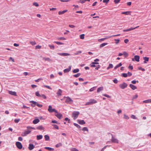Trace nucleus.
Here are the masks:
<instances>
[{"mask_svg": "<svg viewBox=\"0 0 151 151\" xmlns=\"http://www.w3.org/2000/svg\"><path fill=\"white\" fill-rule=\"evenodd\" d=\"M64 98H65V102L68 104H71L73 102V100L69 96H65Z\"/></svg>", "mask_w": 151, "mask_h": 151, "instance_id": "nucleus-1", "label": "nucleus"}, {"mask_svg": "<svg viewBox=\"0 0 151 151\" xmlns=\"http://www.w3.org/2000/svg\"><path fill=\"white\" fill-rule=\"evenodd\" d=\"M97 102L96 100L91 99L89 100V101L86 102L85 105H89L96 103Z\"/></svg>", "mask_w": 151, "mask_h": 151, "instance_id": "nucleus-2", "label": "nucleus"}, {"mask_svg": "<svg viewBox=\"0 0 151 151\" xmlns=\"http://www.w3.org/2000/svg\"><path fill=\"white\" fill-rule=\"evenodd\" d=\"M79 114L78 111H74L73 112L72 116L74 120L76 119L78 117Z\"/></svg>", "mask_w": 151, "mask_h": 151, "instance_id": "nucleus-3", "label": "nucleus"}, {"mask_svg": "<svg viewBox=\"0 0 151 151\" xmlns=\"http://www.w3.org/2000/svg\"><path fill=\"white\" fill-rule=\"evenodd\" d=\"M48 111L52 113V112H55V113L58 112V111L55 109H52V106L51 105H49L48 106Z\"/></svg>", "mask_w": 151, "mask_h": 151, "instance_id": "nucleus-4", "label": "nucleus"}, {"mask_svg": "<svg viewBox=\"0 0 151 151\" xmlns=\"http://www.w3.org/2000/svg\"><path fill=\"white\" fill-rule=\"evenodd\" d=\"M127 86V84L125 83L124 82L119 85V87L122 89H124L126 88Z\"/></svg>", "mask_w": 151, "mask_h": 151, "instance_id": "nucleus-5", "label": "nucleus"}, {"mask_svg": "<svg viewBox=\"0 0 151 151\" xmlns=\"http://www.w3.org/2000/svg\"><path fill=\"white\" fill-rule=\"evenodd\" d=\"M140 57L139 55H136L134 56V58L132 59V60L133 61H136L137 62L139 61Z\"/></svg>", "mask_w": 151, "mask_h": 151, "instance_id": "nucleus-6", "label": "nucleus"}, {"mask_svg": "<svg viewBox=\"0 0 151 151\" xmlns=\"http://www.w3.org/2000/svg\"><path fill=\"white\" fill-rule=\"evenodd\" d=\"M31 132V131L27 130V131H25L23 132H22V135L23 136H26L27 135L29 134Z\"/></svg>", "mask_w": 151, "mask_h": 151, "instance_id": "nucleus-7", "label": "nucleus"}, {"mask_svg": "<svg viewBox=\"0 0 151 151\" xmlns=\"http://www.w3.org/2000/svg\"><path fill=\"white\" fill-rule=\"evenodd\" d=\"M16 145L19 149H21L22 147V145L20 142H16Z\"/></svg>", "mask_w": 151, "mask_h": 151, "instance_id": "nucleus-8", "label": "nucleus"}, {"mask_svg": "<svg viewBox=\"0 0 151 151\" xmlns=\"http://www.w3.org/2000/svg\"><path fill=\"white\" fill-rule=\"evenodd\" d=\"M57 54L59 55L63 56H67L70 55V54L67 53H58Z\"/></svg>", "mask_w": 151, "mask_h": 151, "instance_id": "nucleus-9", "label": "nucleus"}, {"mask_svg": "<svg viewBox=\"0 0 151 151\" xmlns=\"http://www.w3.org/2000/svg\"><path fill=\"white\" fill-rule=\"evenodd\" d=\"M30 103H31L32 104H31V105L33 107H34L36 105H37V102H36L35 101H30Z\"/></svg>", "mask_w": 151, "mask_h": 151, "instance_id": "nucleus-10", "label": "nucleus"}, {"mask_svg": "<svg viewBox=\"0 0 151 151\" xmlns=\"http://www.w3.org/2000/svg\"><path fill=\"white\" fill-rule=\"evenodd\" d=\"M37 130H39L41 131L45 129V128L42 125H39L36 127Z\"/></svg>", "mask_w": 151, "mask_h": 151, "instance_id": "nucleus-11", "label": "nucleus"}, {"mask_svg": "<svg viewBox=\"0 0 151 151\" xmlns=\"http://www.w3.org/2000/svg\"><path fill=\"white\" fill-rule=\"evenodd\" d=\"M77 122L79 124L81 125H83L86 123L84 121V120H81L79 119H78L77 120Z\"/></svg>", "mask_w": 151, "mask_h": 151, "instance_id": "nucleus-12", "label": "nucleus"}, {"mask_svg": "<svg viewBox=\"0 0 151 151\" xmlns=\"http://www.w3.org/2000/svg\"><path fill=\"white\" fill-rule=\"evenodd\" d=\"M56 113V114H55V116L59 119H60L62 116V114L60 113H59L58 111L57 113Z\"/></svg>", "mask_w": 151, "mask_h": 151, "instance_id": "nucleus-13", "label": "nucleus"}, {"mask_svg": "<svg viewBox=\"0 0 151 151\" xmlns=\"http://www.w3.org/2000/svg\"><path fill=\"white\" fill-rule=\"evenodd\" d=\"M112 136L111 142H118V140L112 134H111Z\"/></svg>", "mask_w": 151, "mask_h": 151, "instance_id": "nucleus-14", "label": "nucleus"}, {"mask_svg": "<svg viewBox=\"0 0 151 151\" xmlns=\"http://www.w3.org/2000/svg\"><path fill=\"white\" fill-rule=\"evenodd\" d=\"M143 59L144 60V63H147V62L149 61V58L146 57H144Z\"/></svg>", "mask_w": 151, "mask_h": 151, "instance_id": "nucleus-15", "label": "nucleus"}, {"mask_svg": "<svg viewBox=\"0 0 151 151\" xmlns=\"http://www.w3.org/2000/svg\"><path fill=\"white\" fill-rule=\"evenodd\" d=\"M129 86L133 90H134L137 89V87L132 84H130Z\"/></svg>", "mask_w": 151, "mask_h": 151, "instance_id": "nucleus-16", "label": "nucleus"}, {"mask_svg": "<svg viewBox=\"0 0 151 151\" xmlns=\"http://www.w3.org/2000/svg\"><path fill=\"white\" fill-rule=\"evenodd\" d=\"M9 93L12 95L17 96V93L15 91H9Z\"/></svg>", "mask_w": 151, "mask_h": 151, "instance_id": "nucleus-17", "label": "nucleus"}, {"mask_svg": "<svg viewBox=\"0 0 151 151\" xmlns=\"http://www.w3.org/2000/svg\"><path fill=\"white\" fill-rule=\"evenodd\" d=\"M68 10L67 9L64 10L63 11H60L58 12V14L59 15H62L63 14L66 12H67Z\"/></svg>", "mask_w": 151, "mask_h": 151, "instance_id": "nucleus-18", "label": "nucleus"}, {"mask_svg": "<svg viewBox=\"0 0 151 151\" xmlns=\"http://www.w3.org/2000/svg\"><path fill=\"white\" fill-rule=\"evenodd\" d=\"M40 120L38 119H34L33 121L32 122L33 124H37V123H39L40 122Z\"/></svg>", "mask_w": 151, "mask_h": 151, "instance_id": "nucleus-19", "label": "nucleus"}, {"mask_svg": "<svg viewBox=\"0 0 151 151\" xmlns=\"http://www.w3.org/2000/svg\"><path fill=\"white\" fill-rule=\"evenodd\" d=\"M71 66H70L68 68L65 69L64 70V72L65 73L69 72L71 70Z\"/></svg>", "mask_w": 151, "mask_h": 151, "instance_id": "nucleus-20", "label": "nucleus"}, {"mask_svg": "<svg viewBox=\"0 0 151 151\" xmlns=\"http://www.w3.org/2000/svg\"><path fill=\"white\" fill-rule=\"evenodd\" d=\"M34 147V146L33 144H29L28 147L29 149L30 150H32Z\"/></svg>", "mask_w": 151, "mask_h": 151, "instance_id": "nucleus-21", "label": "nucleus"}, {"mask_svg": "<svg viewBox=\"0 0 151 151\" xmlns=\"http://www.w3.org/2000/svg\"><path fill=\"white\" fill-rule=\"evenodd\" d=\"M45 140L46 141H48L50 140L49 136L48 135H45L44 136Z\"/></svg>", "mask_w": 151, "mask_h": 151, "instance_id": "nucleus-22", "label": "nucleus"}, {"mask_svg": "<svg viewBox=\"0 0 151 151\" xmlns=\"http://www.w3.org/2000/svg\"><path fill=\"white\" fill-rule=\"evenodd\" d=\"M131 12L127 11L126 12H123L122 13V14H124L126 15H131L130 14Z\"/></svg>", "mask_w": 151, "mask_h": 151, "instance_id": "nucleus-23", "label": "nucleus"}, {"mask_svg": "<svg viewBox=\"0 0 151 151\" xmlns=\"http://www.w3.org/2000/svg\"><path fill=\"white\" fill-rule=\"evenodd\" d=\"M62 91L60 89H59L57 94L58 96H60L62 95Z\"/></svg>", "mask_w": 151, "mask_h": 151, "instance_id": "nucleus-24", "label": "nucleus"}, {"mask_svg": "<svg viewBox=\"0 0 151 151\" xmlns=\"http://www.w3.org/2000/svg\"><path fill=\"white\" fill-rule=\"evenodd\" d=\"M122 65V64L121 63H119L118 64L116 65L114 68V69H116L117 68H118L119 67H120Z\"/></svg>", "mask_w": 151, "mask_h": 151, "instance_id": "nucleus-25", "label": "nucleus"}, {"mask_svg": "<svg viewBox=\"0 0 151 151\" xmlns=\"http://www.w3.org/2000/svg\"><path fill=\"white\" fill-rule=\"evenodd\" d=\"M42 137L43 136L42 135H37V139L38 140L41 139Z\"/></svg>", "mask_w": 151, "mask_h": 151, "instance_id": "nucleus-26", "label": "nucleus"}, {"mask_svg": "<svg viewBox=\"0 0 151 151\" xmlns=\"http://www.w3.org/2000/svg\"><path fill=\"white\" fill-rule=\"evenodd\" d=\"M113 67V65L112 64H109V66L107 68V70H108L110 68H112Z\"/></svg>", "mask_w": 151, "mask_h": 151, "instance_id": "nucleus-27", "label": "nucleus"}, {"mask_svg": "<svg viewBox=\"0 0 151 151\" xmlns=\"http://www.w3.org/2000/svg\"><path fill=\"white\" fill-rule=\"evenodd\" d=\"M43 59L45 61H51V60L49 58L44 57L43 58Z\"/></svg>", "mask_w": 151, "mask_h": 151, "instance_id": "nucleus-28", "label": "nucleus"}, {"mask_svg": "<svg viewBox=\"0 0 151 151\" xmlns=\"http://www.w3.org/2000/svg\"><path fill=\"white\" fill-rule=\"evenodd\" d=\"M151 99H147V100H144L143 101V102L144 103H151Z\"/></svg>", "mask_w": 151, "mask_h": 151, "instance_id": "nucleus-29", "label": "nucleus"}, {"mask_svg": "<svg viewBox=\"0 0 151 151\" xmlns=\"http://www.w3.org/2000/svg\"><path fill=\"white\" fill-rule=\"evenodd\" d=\"M107 44H108V43H102L100 45V48L102 47H104V46H105L106 45H107Z\"/></svg>", "mask_w": 151, "mask_h": 151, "instance_id": "nucleus-30", "label": "nucleus"}, {"mask_svg": "<svg viewBox=\"0 0 151 151\" xmlns=\"http://www.w3.org/2000/svg\"><path fill=\"white\" fill-rule=\"evenodd\" d=\"M45 149L49 151H52L54 150L53 148L49 147H45Z\"/></svg>", "mask_w": 151, "mask_h": 151, "instance_id": "nucleus-31", "label": "nucleus"}, {"mask_svg": "<svg viewBox=\"0 0 151 151\" xmlns=\"http://www.w3.org/2000/svg\"><path fill=\"white\" fill-rule=\"evenodd\" d=\"M103 87H101L98 88L97 90V92H99L101 91H102L103 90Z\"/></svg>", "mask_w": 151, "mask_h": 151, "instance_id": "nucleus-32", "label": "nucleus"}, {"mask_svg": "<svg viewBox=\"0 0 151 151\" xmlns=\"http://www.w3.org/2000/svg\"><path fill=\"white\" fill-rule=\"evenodd\" d=\"M123 55L125 56V58L127 57L128 55V53L126 51L123 52Z\"/></svg>", "mask_w": 151, "mask_h": 151, "instance_id": "nucleus-33", "label": "nucleus"}, {"mask_svg": "<svg viewBox=\"0 0 151 151\" xmlns=\"http://www.w3.org/2000/svg\"><path fill=\"white\" fill-rule=\"evenodd\" d=\"M73 124L76 127L80 129L81 128V126L76 123H74Z\"/></svg>", "mask_w": 151, "mask_h": 151, "instance_id": "nucleus-34", "label": "nucleus"}, {"mask_svg": "<svg viewBox=\"0 0 151 151\" xmlns=\"http://www.w3.org/2000/svg\"><path fill=\"white\" fill-rule=\"evenodd\" d=\"M52 126H53L54 128L57 129H59V127H58V126L56 125V124H52Z\"/></svg>", "mask_w": 151, "mask_h": 151, "instance_id": "nucleus-35", "label": "nucleus"}, {"mask_svg": "<svg viewBox=\"0 0 151 151\" xmlns=\"http://www.w3.org/2000/svg\"><path fill=\"white\" fill-rule=\"evenodd\" d=\"M81 74L80 73H79L77 74L74 75L73 76L76 78H77L79 77L81 75Z\"/></svg>", "mask_w": 151, "mask_h": 151, "instance_id": "nucleus-36", "label": "nucleus"}, {"mask_svg": "<svg viewBox=\"0 0 151 151\" xmlns=\"http://www.w3.org/2000/svg\"><path fill=\"white\" fill-rule=\"evenodd\" d=\"M79 71V69L77 68L74 70L73 72V73H76L78 72Z\"/></svg>", "mask_w": 151, "mask_h": 151, "instance_id": "nucleus-37", "label": "nucleus"}, {"mask_svg": "<svg viewBox=\"0 0 151 151\" xmlns=\"http://www.w3.org/2000/svg\"><path fill=\"white\" fill-rule=\"evenodd\" d=\"M48 46L50 47V49L52 50H54L55 49V46L54 45H49Z\"/></svg>", "mask_w": 151, "mask_h": 151, "instance_id": "nucleus-38", "label": "nucleus"}, {"mask_svg": "<svg viewBox=\"0 0 151 151\" xmlns=\"http://www.w3.org/2000/svg\"><path fill=\"white\" fill-rule=\"evenodd\" d=\"M54 42L59 45H61L64 44V43H63L61 42H59L55 41Z\"/></svg>", "mask_w": 151, "mask_h": 151, "instance_id": "nucleus-39", "label": "nucleus"}, {"mask_svg": "<svg viewBox=\"0 0 151 151\" xmlns=\"http://www.w3.org/2000/svg\"><path fill=\"white\" fill-rule=\"evenodd\" d=\"M85 35L84 34H82L80 35V38L82 39H83L84 38Z\"/></svg>", "mask_w": 151, "mask_h": 151, "instance_id": "nucleus-40", "label": "nucleus"}, {"mask_svg": "<svg viewBox=\"0 0 151 151\" xmlns=\"http://www.w3.org/2000/svg\"><path fill=\"white\" fill-rule=\"evenodd\" d=\"M124 119H129V117L127 115H126L125 114H124Z\"/></svg>", "mask_w": 151, "mask_h": 151, "instance_id": "nucleus-41", "label": "nucleus"}, {"mask_svg": "<svg viewBox=\"0 0 151 151\" xmlns=\"http://www.w3.org/2000/svg\"><path fill=\"white\" fill-rule=\"evenodd\" d=\"M122 77H126L127 76H128L127 75V74L126 73H123L122 74Z\"/></svg>", "mask_w": 151, "mask_h": 151, "instance_id": "nucleus-42", "label": "nucleus"}, {"mask_svg": "<svg viewBox=\"0 0 151 151\" xmlns=\"http://www.w3.org/2000/svg\"><path fill=\"white\" fill-rule=\"evenodd\" d=\"M70 150L71 151H79L78 149L75 148H71Z\"/></svg>", "mask_w": 151, "mask_h": 151, "instance_id": "nucleus-43", "label": "nucleus"}, {"mask_svg": "<svg viewBox=\"0 0 151 151\" xmlns=\"http://www.w3.org/2000/svg\"><path fill=\"white\" fill-rule=\"evenodd\" d=\"M35 94L37 96L40 97L41 95L40 94L39 92L38 91H37L35 92Z\"/></svg>", "mask_w": 151, "mask_h": 151, "instance_id": "nucleus-44", "label": "nucleus"}, {"mask_svg": "<svg viewBox=\"0 0 151 151\" xmlns=\"http://www.w3.org/2000/svg\"><path fill=\"white\" fill-rule=\"evenodd\" d=\"M114 40L116 41L115 42V43L116 44H118L119 43V42L120 41V40L119 39H115Z\"/></svg>", "mask_w": 151, "mask_h": 151, "instance_id": "nucleus-45", "label": "nucleus"}, {"mask_svg": "<svg viewBox=\"0 0 151 151\" xmlns=\"http://www.w3.org/2000/svg\"><path fill=\"white\" fill-rule=\"evenodd\" d=\"M57 39H58V40H66V38H65L64 37H58Z\"/></svg>", "mask_w": 151, "mask_h": 151, "instance_id": "nucleus-46", "label": "nucleus"}, {"mask_svg": "<svg viewBox=\"0 0 151 151\" xmlns=\"http://www.w3.org/2000/svg\"><path fill=\"white\" fill-rule=\"evenodd\" d=\"M131 117L134 119H137V117L134 115H132Z\"/></svg>", "mask_w": 151, "mask_h": 151, "instance_id": "nucleus-47", "label": "nucleus"}, {"mask_svg": "<svg viewBox=\"0 0 151 151\" xmlns=\"http://www.w3.org/2000/svg\"><path fill=\"white\" fill-rule=\"evenodd\" d=\"M102 95L104 96H105L108 98H111V96L106 94H103Z\"/></svg>", "mask_w": 151, "mask_h": 151, "instance_id": "nucleus-48", "label": "nucleus"}, {"mask_svg": "<svg viewBox=\"0 0 151 151\" xmlns=\"http://www.w3.org/2000/svg\"><path fill=\"white\" fill-rule=\"evenodd\" d=\"M20 119H15L14 120V121L16 123H18L20 121Z\"/></svg>", "mask_w": 151, "mask_h": 151, "instance_id": "nucleus-49", "label": "nucleus"}, {"mask_svg": "<svg viewBox=\"0 0 151 151\" xmlns=\"http://www.w3.org/2000/svg\"><path fill=\"white\" fill-rule=\"evenodd\" d=\"M30 43L32 45H34L36 44L35 42V41H31L30 42Z\"/></svg>", "mask_w": 151, "mask_h": 151, "instance_id": "nucleus-50", "label": "nucleus"}, {"mask_svg": "<svg viewBox=\"0 0 151 151\" xmlns=\"http://www.w3.org/2000/svg\"><path fill=\"white\" fill-rule=\"evenodd\" d=\"M62 145V144L61 143H60L57 144L55 146L56 147H59L61 146Z\"/></svg>", "mask_w": 151, "mask_h": 151, "instance_id": "nucleus-51", "label": "nucleus"}, {"mask_svg": "<svg viewBox=\"0 0 151 151\" xmlns=\"http://www.w3.org/2000/svg\"><path fill=\"white\" fill-rule=\"evenodd\" d=\"M139 27V26H137L135 27H134V28H133V27H131L130 28H129V30H130V31H131V30H134V29H135L136 28H137L138 27Z\"/></svg>", "mask_w": 151, "mask_h": 151, "instance_id": "nucleus-52", "label": "nucleus"}, {"mask_svg": "<svg viewBox=\"0 0 151 151\" xmlns=\"http://www.w3.org/2000/svg\"><path fill=\"white\" fill-rule=\"evenodd\" d=\"M41 46L39 45H37L36 46L35 49H40L41 48Z\"/></svg>", "mask_w": 151, "mask_h": 151, "instance_id": "nucleus-53", "label": "nucleus"}, {"mask_svg": "<svg viewBox=\"0 0 151 151\" xmlns=\"http://www.w3.org/2000/svg\"><path fill=\"white\" fill-rule=\"evenodd\" d=\"M100 65H98L96 66V67L95 69L96 70H98L100 68Z\"/></svg>", "mask_w": 151, "mask_h": 151, "instance_id": "nucleus-54", "label": "nucleus"}, {"mask_svg": "<svg viewBox=\"0 0 151 151\" xmlns=\"http://www.w3.org/2000/svg\"><path fill=\"white\" fill-rule=\"evenodd\" d=\"M36 106H37L39 108H41L42 106V104H39L38 102L37 103V104Z\"/></svg>", "mask_w": 151, "mask_h": 151, "instance_id": "nucleus-55", "label": "nucleus"}, {"mask_svg": "<svg viewBox=\"0 0 151 151\" xmlns=\"http://www.w3.org/2000/svg\"><path fill=\"white\" fill-rule=\"evenodd\" d=\"M33 5L34 6H39V4L37 2H34L33 3Z\"/></svg>", "mask_w": 151, "mask_h": 151, "instance_id": "nucleus-56", "label": "nucleus"}, {"mask_svg": "<svg viewBox=\"0 0 151 151\" xmlns=\"http://www.w3.org/2000/svg\"><path fill=\"white\" fill-rule=\"evenodd\" d=\"M44 87H45L49 89H51V88L49 86L45 85L44 86Z\"/></svg>", "mask_w": 151, "mask_h": 151, "instance_id": "nucleus-57", "label": "nucleus"}, {"mask_svg": "<svg viewBox=\"0 0 151 151\" xmlns=\"http://www.w3.org/2000/svg\"><path fill=\"white\" fill-rule=\"evenodd\" d=\"M120 0H114V2L115 4L118 3L120 1Z\"/></svg>", "mask_w": 151, "mask_h": 151, "instance_id": "nucleus-58", "label": "nucleus"}, {"mask_svg": "<svg viewBox=\"0 0 151 151\" xmlns=\"http://www.w3.org/2000/svg\"><path fill=\"white\" fill-rule=\"evenodd\" d=\"M82 130L83 131H88V129L87 127H83V128Z\"/></svg>", "mask_w": 151, "mask_h": 151, "instance_id": "nucleus-59", "label": "nucleus"}, {"mask_svg": "<svg viewBox=\"0 0 151 151\" xmlns=\"http://www.w3.org/2000/svg\"><path fill=\"white\" fill-rule=\"evenodd\" d=\"M99 64V63L97 62H96L94 61V62H93L92 63H91L90 64L96 65V64Z\"/></svg>", "mask_w": 151, "mask_h": 151, "instance_id": "nucleus-60", "label": "nucleus"}, {"mask_svg": "<svg viewBox=\"0 0 151 151\" xmlns=\"http://www.w3.org/2000/svg\"><path fill=\"white\" fill-rule=\"evenodd\" d=\"M40 97H42L44 99H46L47 98L46 96L44 94H42L41 95V96Z\"/></svg>", "mask_w": 151, "mask_h": 151, "instance_id": "nucleus-61", "label": "nucleus"}, {"mask_svg": "<svg viewBox=\"0 0 151 151\" xmlns=\"http://www.w3.org/2000/svg\"><path fill=\"white\" fill-rule=\"evenodd\" d=\"M127 74L128 76L129 77L131 76L132 75V73L129 72H128Z\"/></svg>", "mask_w": 151, "mask_h": 151, "instance_id": "nucleus-62", "label": "nucleus"}, {"mask_svg": "<svg viewBox=\"0 0 151 151\" xmlns=\"http://www.w3.org/2000/svg\"><path fill=\"white\" fill-rule=\"evenodd\" d=\"M113 82L115 83H117L118 81L117 79H115L113 80Z\"/></svg>", "mask_w": 151, "mask_h": 151, "instance_id": "nucleus-63", "label": "nucleus"}, {"mask_svg": "<svg viewBox=\"0 0 151 151\" xmlns=\"http://www.w3.org/2000/svg\"><path fill=\"white\" fill-rule=\"evenodd\" d=\"M138 96L137 94H136L133 96L132 98L133 99H136L138 97Z\"/></svg>", "mask_w": 151, "mask_h": 151, "instance_id": "nucleus-64", "label": "nucleus"}]
</instances>
